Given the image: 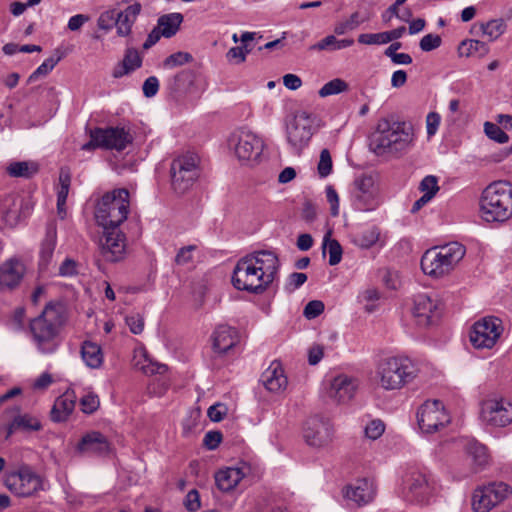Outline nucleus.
I'll return each instance as SVG.
<instances>
[{"mask_svg": "<svg viewBox=\"0 0 512 512\" xmlns=\"http://www.w3.org/2000/svg\"><path fill=\"white\" fill-rule=\"evenodd\" d=\"M279 269L280 261L275 252L258 250L237 261L231 281L237 290L259 295L274 282Z\"/></svg>", "mask_w": 512, "mask_h": 512, "instance_id": "1", "label": "nucleus"}, {"mask_svg": "<svg viewBox=\"0 0 512 512\" xmlns=\"http://www.w3.org/2000/svg\"><path fill=\"white\" fill-rule=\"evenodd\" d=\"M413 138V128L410 124L382 118L369 137V147L377 156L398 154L412 145Z\"/></svg>", "mask_w": 512, "mask_h": 512, "instance_id": "2", "label": "nucleus"}, {"mask_svg": "<svg viewBox=\"0 0 512 512\" xmlns=\"http://www.w3.org/2000/svg\"><path fill=\"white\" fill-rule=\"evenodd\" d=\"M66 320L65 306L49 302L42 313L31 320L30 331L39 352L54 353L59 346V330Z\"/></svg>", "mask_w": 512, "mask_h": 512, "instance_id": "3", "label": "nucleus"}, {"mask_svg": "<svg viewBox=\"0 0 512 512\" xmlns=\"http://www.w3.org/2000/svg\"><path fill=\"white\" fill-rule=\"evenodd\" d=\"M482 218L486 222H505L512 217V183L496 181L489 184L480 199Z\"/></svg>", "mask_w": 512, "mask_h": 512, "instance_id": "4", "label": "nucleus"}, {"mask_svg": "<svg viewBox=\"0 0 512 512\" xmlns=\"http://www.w3.org/2000/svg\"><path fill=\"white\" fill-rule=\"evenodd\" d=\"M464 255L465 247L458 242L431 248L421 258V269L426 275L440 278L453 270Z\"/></svg>", "mask_w": 512, "mask_h": 512, "instance_id": "5", "label": "nucleus"}, {"mask_svg": "<svg viewBox=\"0 0 512 512\" xmlns=\"http://www.w3.org/2000/svg\"><path fill=\"white\" fill-rule=\"evenodd\" d=\"M129 192L125 188L114 189L103 195L95 210V218L103 229L118 228L128 216Z\"/></svg>", "mask_w": 512, "mask_h": 512, "instance_id": "6", "label": "nucleus"}, {"mask_svg": "<svg viewBox=\"0 0 512 512\" xmlns=\"http://www.w3.org/2000/svg\"><path fill=\"white\" fill-rule=\"evenodd\" d=\"M377 375L381 387L395 390L410 383L417 375V368L409 358L390 357L379 363Z\"/></svg>", "mask_w": 512, "mask_h": 512, "instance_id": "7", "label": "nucleus"}, {"mask_svg": "<svg viewBox=\"0 0 512 512\" xmlns=\"http://www.w3.org/2000/svg\"><path fill=\"white\" fill-rule=\"evenodd\" d=\"M316 116L305 110H297L285 118L286 140L294 153L299 155L317 131Z\"/></svg>", "mask_w": 512, "mask_h": 512, "instance_id": "8", "label": "nucleus"}, {"mask_svg": "<svg viewBox=\"0 0 512 512\" xmlns=\"http://www.w3.org/2000/svg\"><path fill=\"white\" fill-rule=\"evenodd\" d=\"M200 173V157L196 153L179 155L170 166L172 189L179 195L185 194L197 181Z\"/></svg>", "mask_w": 512, "mask_h": 512, "instance_id": "9", "label": "nucleus"}, {"mask_svg": "<svg viewBox=\"0 0 512 512\" xmlns=\"http://www.w3.org/2000/svg\"><path fill=\"white\" fill-rule=\"evenodd\" d=\"M435 490L434 479L422 471L410 470L403 476L402 496L407 502L427 504Z\"/></svg>", "mask_w": 512, "mask_h": 512, "instance_id": "10", "label": "nucleus"}, {"mask_svg": "<svg viewBox=\"0 0 512 512\" xmlns=\"http://www.w3.org/2000/svg\"><path fill=\"white\" fill-rule=\"evenodd\" d=\"M502 332V321L494 316H486L472 326L470 342L477 349H490L496 344Z\"/></svg>", "mask_w": 512, "mask_h": 512, "instance_id": "11", "label": "nucleus"}, {"mask_svg": "<svg viewBox=\"0 0 512 512\" xmlns=\"http://www.w3.org/2000/svg\"><path fill=\"white\" fill-rule=\"evenodd\" d=\"M510 493V486L504 482H493L479 487L473 493L472 508L475 512H489L505 500Z\"/></svg>", "mask_w": 512, "mask_h": 512, "instance_id": "12", "label": "nucleus"}, {"mask_svg": "<svg viewBox=\"0 0 512 512\" xmlns=\"http://www.w3.org/2000/svg\"><path fill=\"white\" fill-rule=\"evenodd\" d=\"M4 483L12 493L22 497L31 496L42 489L40 476L28 466H22L17 471L9 473Z\"/></svg>", "mask_w": 512, "mask_h": 512, "instance_id": "13", "label": "nucleus"}, {"mask_svg": "<svg viewBox=\"0 0 512 512\" xmlns=\"http://www.w3.org/2000/svg\"><path fill=\"white\" fill-rule=\"evenodd\" d=\"M419 428L424 433H434L450 422L441 401L433 400L423 403L417 412Z\"/></svg>", "mask_w": 512, "mask_h": 512, "instance_id": "14", "label": "nucleus"}, {"mask_svg": "<svg viewBox=\"0 0 512 512\" xmlns=\"http://www.w3.org/2000/svg\"><path fill=\"white\" fill-rule=\"evenodd\" d=\"M126 238L118 228L103 229L99 239V253L104 261L118 262L126 253Z\"/></svg>", "mask_w": 512, "mask_h": 512, "instance_id": "15", "label": "nucleus"}, {"mask_svg": "<svg viewBox=\"0 0 512 512\" xmlns=\"http://www.w3.org/2000/svg\"><path fill=\"white\" fill-rule=\"evenodd\" d=\"M352 199L354 207L359 211H372L379 205L374 179L362 175L354 180Z\"/></svg>", "mask_w": 512, "mask_h": 512, "instance_id": "16", "label": "nucleus"}, {"mask_svg": "<svg viewBox=\"0 0 512 512\" xmlns=\"http://www.w3.org/2000/svg\"><path fill=\"white\" fill-rule=\"evenodd\" d=\"M230 143L234 145L235 154L240 161L257 160L264 148L262 139L246 130L235 132Z\"/></svg>", "mask_w": 512, "mask_h": 512, "instance_id": "17", "label": "nucleus"}, {"mask_svg": "<svg viewBox=\"0 0 512 512\" xmlns=\"http://www.w3.org/2000/svg\"><path fill=\"white\" fill-rule=\"evenodd\" d=\"M333 428L328 420L318 416L306 420L303 428L305 442L312 447L320 448L332 441Z\"/></svg>", "mask_w": 512, "mask_h": 512, "instance_id": "18", "label": "nucleus"}, {"mask_svg": "<svg viewBox=\"0 0 512 512\" xmlns=\"http://www.w3.org/2000/svg\"><path fill=\"white\" fill-rule=\"evenodd\" d=\"M481 417L489 425L505 427L512 422V404L505 399L487 400L482 405Z\"/></svg>", "mask_w": 512, "mask_h": 512, "instance_id": "19", "label": "nucleus"}, {"mask_svg": "<svg viewBox=\"0 0 512 512\" xmlns=\"http://www.w3.org/2000/svg\"><path fill=\"white\" fill-rule=\"evenodd\" d=\"M112 451V444L99 431H89L84 434L76 445V452L85 456L106 457Z\"/></svg>", "mask_w": 512, "mask_h": 512, "instance_id": "20", "label": "nucleus"}, {"mask_svg": "<svg viewBox=\"0 0 512 512\" xmlns=\"http://www.w3.org/2000/svg\"><path fill=\"white\" fill-rule=\"evenodd\" d=\"M412 314L418 326L428 327L439 319L438 304L425 293L415 295Z\"/></svg>", "mask_w": 512, "mask_h": 512, "instance_id": "21", "label": "nucleus"}, {"mask_svg": "<svg viewBox=\"0 0 512 512\" xmlns=\"http://www.w3.org/2000/svg\"><path fill=\"white\" fill-rule=\"evenodd\" d=\"M20 410V406H13L5 412L6 414H12V419L6 426V439L18 431L30 433L42 429V423L38 417L28 413L21 414Z\"/></svg>", "mask_w": 512, "mask_h": 512, "instance_id": "22", "label": "nucleus"}, {"mask_svg": "<svg viewBox=\"0 0 512 512\" xmlns=\"http://www.w3.org/2000/svg\"><path fill=\"white\" fill-rule=\"evenodd\" d=\"M95 139L100 140L102 148L124 150L132 143L133 137L123 127L95 128Z\"/></svg>", "mask_w": 512, "mask_h": 512, "instance_id": "23", "label": "nucleus"}, {"mask_svg": "<svg viewBox=\"0 0 512 512\" xmlns=\"http://www.w3.org/2000/svg\"><path fill=\"white\" fill-rule=\"evenodd\" d=\"M26 272L21 259L11 257L0 265V290L12 291L17 288Z\"/></svg>", "mask_w": 512, "mask_h": 512, "instance_id": "24", "label": "nucleus"}, {"mask_svg": "<svg viewBox=\"0 0 512 512\" xmlns=\"http://www.w3.org/2000/svg\"><path fill=\"white\" fill-rule=\"evenodd\" d=\"M28 205L15 196L6 197L1 203V212L4 222L10 226H16L28 213Z\"/></svg>", "mask_w": 512, "mask_h": 512, "instance_id": "25", "label": "nucleus"}, {"mask_svg": "<svg viewBox=\"0 0 512 512\" xmlns=\"http://www.w3.org/2000/svg\"><path fill=\"white\" fill-rule=\"evenodd\" d=\"M345 497L354 501L358 506H363L373 501L375 488L368 479H358L355 483L347 486Z\"/></svg>", "mask_w": 512, "mask_h": 512, "instance_id": "26", "label": "nucleus"}, {"mask_svg": "<svg viewBox=\"0 0 512 512\" xmlns=\"http://www.w3.org/2000/svg\"><path fill=\"white\" fill-rule=\"evenodd\" d=\"M77 401V395L74 390L68 389L60 395L54 402L51 409V420L54 422H64L74 411Z\"/></svg>", "mask_w": 512, "mask_h": 512, "instance_id": "27", "label": "nucleus"}, {"mask_svg": "<svg viewBox=\"0 0 512 512\" xmlns=\"http://www.w3.org/2000/svg\"><path fill=\"white\" fill-rule=\"evenodd\" d=\"M261 382L267 390L274 393L283 391L288 383L287 377L284 375V370L277 361L272 362L262 373Z\"/></svg>", "mask_w": 512, "mask_h": 512, "instance_id": "28", "label": "nucleus"}, {"mask_svg": "<svg viewBox=\"0 0 512 512\" xmlns=\"http://www.w3.org/2000/svg\"><path fill=\"white\" fill-rule=\"evenodd\" d=\"M356 389L357 382L354 378L347 375H338L331 383L329 394L341 403L349 401L354 396Z\"/></svg>", "mask_w": 512, "mask_h": 512, "instance_id": "29", "label": "nucleus"}, {"mask_svg": "<svg viewBox=\"0 0 512 512\" xmlns=\"http://www.w3.org/2000/svg\"><path fill=\"white\" fill-rule=\"evenodd\" d=\"M238 341L237 332L228 325H219L212 334V346L217 353H226Z\"/></svg>", "mask_w": 512, "mask_h": 512, "instance_id": "30", "label": "nucleus"}, {"mask_svg": "<svg viewBox=\"0 0 512 512\" xmlns=\"http://www.w3.org/2000/svg\"><path fill=\"white\" fill-rule=\"evenodd\" d=\"M142 6L136 2L129 5L124 11L117 10V34L121 37L128 36L131 33L132 25L140 14Z\"/></svg>", "mask_w": 512, "mask_h": 512, "instance_id": "31", "label": "nucleus"}, {"mask_svg": "<svg viewBox=\"0 0 512 512\" xmlns=\"http://www.w3.org/2000/svg\"><path fill=\"white\" fill-rule=\"evenodd\" d=\"M141 65L142 58L139 52L135 48H127L123 60L114 67L112 76L121 78L140 68Z\"/></svg>", "mask_w": 512, "mask_h": 512, "instance_id": "32", "label": "nucleus"}, {"mask_svg": "<svg viewBox=\"0 0 512 512\" xmlns=\"http://www.w3.org/2000/svg\"><path fill=\"white\" fill-rule=\"evenodd\" d=\"M244 474L239 468H226L215 474L217 487L224 492L232 490L243 478Z\"/></svg>", "mask_w": 512, "mask_h": 512, "instance_id": "33", "label": "nucleus"}, {"mask_svg": "<svg viewBox=\"0 0 512 512\" xmlns=\"http://www.w3.org/2000/svg\"><path fill=\"white\" fill-rule=\"evenodd\" d=\"M196 80V73L191 69H184L168 78L167 88L170 93H177L188 90Z\"/></svg>", "mask_w": 512, "mask_h": 512, "instance_id": "34", "label": "nucleus"}, {"mask_svg": "<svg viewBox=\"0 0 512 512\" xmlns=\"http://www.w3.org/2000/svg\"><path fill=\"white\" fill-rule=\"evenodd\" d=\"M60 188L57 192V213L61 219L66 216V201L71 184L70 170L66 167H62L59 173Z\"/></svg>", "mask_w": 512, "mask_h": 512, "instance_id": "35", "label": "nucleus"}, {"mask_svg": "<svg viewBox=\"0 0 512 512\" xmlns=\"http://www.w3.org/2000/svg\"><path fill=\"white\" fill-rule=\"evenodd\" d=\"M182 22L183 15L181 13H169L158 18L157 26L162 31L163 37L170 38L177 33Z\"/></svg>", "mask_w": 512, "mask_h": 512, "instance_id": "36", "label": "nucleus"}, {"mask_svg": "<svg viewBox=\"0 0 512 512\" xmlns=\"http://www.w3.org/2000/svg\"><path fill=\"white\" fill-rule=\"evenodd\" d=\"M81 356L83 361L90 368H99L103 362V354L100 346L91 341L83 342Z\"/></svg>", "mask_w": 512, "mask_h": 512, "instance_id": "37", "label": "nucleus"}, {"mask_svg": "<svg viewBox=\"0 0 512 512\" xmlns=\"http://www.w3.org/2000/svg\"><path fill=\"white\" fill-rule=\"evenodd\" d=\"M467 454L471 457L473 464L478 469H482L488 463V453L486 447L475 439H468L465 444Z\"/></svg>", "mask_w": 512, "mask_h": 512, "instance_id": "38", "label": "nucleus"}, {"mask_svg": "<svg viewBox=\"0 0 512 512\" xmlns=\"http://www.w3.org/2000/svg\"><path fill=\"white\" fill-rule=\"evenodd\" d=\"M57 233L55 227H49L46 231V236L41 244L39 266L44 268L50 262L55 247H56Z\"/></svg>", "mask_w": 512, "mask_h": 512, "instance_id": "39", "label": "nucleus"}, {"mask_svg": "<svg viewBox=\"0 0 512 512\" xmlns=\"http://www.w3.org/2000/svg\"><path fill=\"white\" fill-rule=\"evenodd\" d=\"M370 20V14L368 12L362 13L356 11L350 15V17L344 21H340L334 26V33L336 35H344L349 31L355 30L360 24Z\"/></svg>", "mask_w": 512, "mask_h": 512, "instance_id": "40", "label": "nucleus"}, {"mask_svg": "<svg viewBox=\"0 0 512 512\" xmlns=\"http://www.w3.org/2000/svg\"><path fill=\"white\" fill-rule=\"evenodd\" d=\"M38 170L39 167L36 163L28 161L11 162L6 168L9 176L26 179L33 177L38 172Z\"/></svg>", "mask_w": 512, "mask_h": 512, "instance_id": "41", "label": "nucleus"}, {"mask_svg": "<svg viewBox=\"0 0 512 512\" xmlns=\"http://www.w3.org/2000/svg\"><path fill=\"white\" fill-rule=\"evenodd\" d=\"M458 52L460 56L471 57L478 56L484 57L489 52V47L487 44L480 40L470 39L464 40L460 43L458 47Z\"/></svg>", "mask_w": 512, "mask_h": 512, "instance_id": "42", "label": "nucleus"}, {"mask_svg": "<svg viewBox=\"0 0 512 512\" xmlns=\"http://www.w3.org/2000/svg\"><path fill=\"white\" fill-rule=\"evenodd\" d=\"M380 229L377 226H371L353 236V243L361 249L373 247L380 239Z\"/></svg>", "mask_w": 512, "mask_h": 512, "instance_id": "43", "label": "nucleus"}, {"mask_svg": "<svg viewBox=\"0 0 512 512\" xmlns=\"http://www.w3.org/2000/svg\"><path fill=\"white\" fill-rule=\"evenodd\" d=\"M331 233L328 232L324 235L323 238V249H328L329 253V264L331 266H335L340 263L342 259V247L340 243L336 239L330 238Z\"/></svg>", "mask_w": 512, "mask_h": 512, "instance_id": "44", "label": "nucleus"}, {"mask_svg": "<svg viewBox=\"0 0 512 512\" xmlns=\"http://www.w3.org/2000/svg\"><path fill=\"white\" fill-rule=\"evenodd\" d=\"M506 25L502 19H494L485 24H481V31L489 41L499 38L505 31Z\"/></svg>", "mask_w": 512, "mask_h": 512, "instance_id": "45", "label": "nucleus"}, {"mask_svg": "<svg viewBox=\"0 0 512 512\" xmlns=\"http://www.w3.org/2000/svg\"><path fill=\"white\" fill-rule=\"evenodd\" d=\"M347 89L348 84L344 80L340 78H335L324 84L318 93L320 97H327L330 95L339 94L341 92L346 91Z\"/></svg>", "mask_w": 512, "mask_h": 512, "instance_id": "46", "label": "nucleus"}, {"mask_svg": "<svg viewBox=\"0 0 512 512\" xmlns=\"http://www.w3.org/2000/svg\"><path fill=\"white\" fill-rule=\"evenodd\" d=\"M61 60V56L47 58L28 78V83L36 81L39 77L48 75L57 63Z\"/></svg>", "mask_w": 512, "mask_h": 512, "instance_id": "47", "label": "nucleus"}, {"mask_svg": "<svg viewBox=\"0 0 512 512\" xmlns=\"http://www.w3.org/2000/svg\"><path fill=\"white\" fill-rule=\"evenodd\" d=\"M193 57L188 52H176L169 55L162 63L164 69H173L178 66H182L190 61Z\"/></svg>", "mask_w": 512, "mask_h": 512, "instance_id": "48", "label": "nucleus"}, {"mask_svg": "<svg viewBox=\"0 0 512 512\" xmlns=\"http://www.w3.org/2000/svg\"><path fill=\"white\" fill-rule=\"evenodd\" d=\"M484 132L486 136L497 143L504 144L508 142L509 136L497 124L492 122L484 123Z\"/></svg>", "mask_w": 512, "mask_h": 512, "instance_id": "49", "label": "nucleus"}, {"mask_svg": "<svg viewBox=\"0 0 512 512\" xmlns=\"http://www.w3.org/2000/svg\"><path fill=\"white\" fill-rule=\"evenodd\" d=\"M79 405L83 413L92 414L99 408L100 400L97 394L88 392L80 398Z\"/></svg>", "mask_w": 512, "mask_h": 512, "instance_id": "50", "label": "nucleus"}, {"mask_svg": "<svg viewBox=\"0 0 512 512\" xmlns=\"http://www.w3.org/2000/svg\"><path fill=\"white\" fill-rule=\"evenodd\" d=\"M117 9H109L100 14L97 20V26L104 31L111 30L117 25Z\"/></svg>", "mask_w": 512, "mask_h": 512, "instance_id": "51", "label": "nucleus"}, {"mask_svg": "<svg viewBox=\"0 0 512 512\" xmlns=\"http://www.w3.org/2000/svg\"><path fill=\"white\" fill-rule=\"evenodd\" d=\"M419 190L423 195H431L433 198L439 191L438 178L434 175L425 176L420 182Z\"/></svg>", "mask_w": 512, "mask_h": 512, "instance_id": "52", "label": "nucleus"}, {"mask_svg": "<svg viewBox=\"0 0 512 512\" xmlns=\"http://www.w3.org/2000/svg\"><path fill=\"white\" fill-rule=\"evenodd\" d=\"M386 31L380 33H363L358 36V42L366 45L387 44Z\"/></svg>", "mask_w": 512, "mask_h": 512, "instance_id": "53", "label": "nucleus"}, {"mask_svg": "<svg viewBox=\"0 0 512 512\" xmlns=\"http://www.w3.org/2000/svg\"><path fill=\"white\" fill-rule=\"evenodd\" d=\"M318 174L320 177H327L332 171V158L328 149H323L320 152V159L317 166Z\"/></svg>", "mask_w": 512, "mask_h": 512, "instance_id": "54", "label": "nucleus"}, {"mask_svg": "<svg viewBox=\"0 0 512 512\" xmlns=\"http://www.w3.org/2000/svg\"><path fill=\"white\" fill-rule=\"evenodd\" d=\"M384 431H385V425L379 419L372 420L365 427V435L367 438H369L371 440H376L379 437H381V435L384 433Z\"/></svg>", "mask_w": 512, "mask_h": 512, "instance_id": "55", "label": "nucleus"}, {"mask_svg": "<svg viewBox=\"0 0 512 512\" xmlns=\"http://www.w3.org/2000/svg\"><path fill=\"white\" fill-rule=\"evenodd\" d=\"M324 308L325 306L322 301L312 300L306 304L303 311V315L309 320L315 319L316 317L323 313Z\"/></svg>", "mask_w": 512, "mask_h": 512, "instance_id": "56", "label": "nucleus"}, {"mask_svg": "<svg viewBox=\"0 0 512 512\" xmlns=\"http://www.w3.org/2000/svg\"><path fill=\"white\" fill-rule=\"evenodd\" d=\"M307 281V275L302 272H293L291 273L285 285V289L288 292H293L296 289L300 288Z\"/></svg>", "mask_w": 512, "mask_h": 512, "instance_id": "57", "label": "nucleus"}, {"mask_svg": "<svg viewBox=\"0 0 512 512\" xmlns=\"http://www.w3.org/2000/svg\"><path fill=\"white\" fill-rule=\"evenodd\" d=\"M442 43L441 37L436 34L425 35L419 43L420 49L424 52H429L440 47Z\"/></svg>", "mask_w": 512, "mask_h": 512, "instance_id": "58", "label": "nucleus"}, {"mask_svg": "<svg viewBox=\"0 0 512 512\" xmlns=\"http://www.w3.org/2000/svg\"><path fill=\"white\" fill-rule=\"evenodd\" d=\"M310 50H317V51H336L337 50V38L334 35H328L325 38H323L321 41L313 44L309 48Z\"/></svg>", "mask_w": 512, "mask_h": 512, "instance_id": "59", "label": "nucleus"}, {"mask_svg": "<svg viewBox=\"0 0 512 512\" xmlns=\"http://www.w3.org/2000/svg\"><path fill=\"white\" fill-rule=\"evenodd\" d=\"M126 324L133 334H140L144 329V319L140 314H133L126 317Z\"/></svg>", "mask_w": 512, "mask_h": 512, "instance_id": "60", "label": "nucleus"}, {"mask_svg": "<svg viewBox=\"0 0 512 512\" xmlns=\"http://www.w3.org/2000/svg\"><path fill=\"white\" fill-rule=\"evenodd\" d=\"M142 90L145 97H154L159 90L158 78L156 76L148 77L143 83Z\"/></svg>", "mask_w": 512, "mask_h": 512, "instance_id": "61", "label": "nucleus"}, {"mask_svg": "<svg viewBox=\"0 0 512 512\" xmlns=\"http://www.w3.org/2000/svg\"><path fill=\"white\" fill-rule=\"evenodd\" d=\"M326 198L330 204L331 215L337 216L339 214V197L337 191L331 185L326 187Z\"/></svg>", "mask_w": 512, "mask_h": 512, "instance_id": "62", "label": "nucleus"}, {"mask_svg": "<svg viewBox=\"0 0 512 512\" xmlns=\"http://www.w3.org/2000/svg\"><path fill=\"white\" fill-rule=\"evenodd\" d=\"M222 440V434L219 431H208L203 439V444L209 450H214L218 447Z\"/></svg>", "mask_w": 512, "mask_h": 512, "instance_id": "63", "label": "nucleus"}, {"mask_svg": "<svg viewBox=\"0 0 512 512\" xmlns=\"http://www.w3.org/2000/svg\"><path fill=\"white\" fill-rule=\"evenodd\" d=\"M78 273L77 263L73 259L66 258L59 267V275L63 277H71Z\"/></svg>", "mask_w": 512, "mask_h": 512, "instance_id": "64", "label": "nucleus"}]
</instances>
